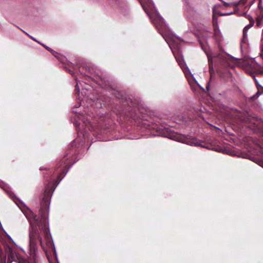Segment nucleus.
Here are the masks:
<instances>
[{"instance_id":"nucleus-16","label":"nucleus","mask_w":263,"mask_h":263,"mask_svg":"<svg viewBox=\"0 0 263 263\" xmlns=\"http://www.w3.org/2000/svg\"><path fill=\"white\" fill-rule=\"evenodd\" d=\"M256 95H259V91H258V92H257Z\"/></svg>"},{"instance_id":"nucleus-14","label":"nucleus","mask_w":263,"mask_h":263,"mask_svg":"<svg viewBox=\"0 0 263 263\" xmlns=\"http://www.w3.org/2000/svg\"><path fill=\"white\" fill-rule=\"evenodd\" d=\"M211 66H212V64H210L209 65V70H210V72H211Z\"/></svg>"},{"instance_id":"nucleus-17","label":"nucleus","mask_w":263,"mask_h":263,"mask_svg":"<svg viewBox=\"0 0 263 263\" xmlns=\"http://www.w3.org/2000/svg\"><path fill=\"white\" fill-rule=\"evenodd\" d=\"M9 243H11V242H9ZM9 245H10L11 247H13V246H11V244H10Z\"/></svg>"},{"instance_id":"nucleus-11","label":"nucleus","mask_w":263,"mask_h":263,"mask_svg":"<svg viewBox=\"0 0 263 263\" xmlns=\"http://www.w3.org/2000/svg\"><path fill=\"white\" fill-rule=\"evenodd\" d=\"M261 18H257L256 20V25L258 27H259L260 25L261 24Z\"/></svg>"},{"instance_id":"nucleus-4","label":"nucleus","mask_w":263,"mask_h":263,"mask_svg":"<svg viewBox=\"0 0 263 263\" xmlns=\"http://www.w3.org/2000/svg\"><path fill=\"white\" fill-rule=\"evenodd\" d=\"M176 60L185 73L189 71L188 67H187L186 64L183 58L181 57H178L176 58Z\"/></svg>"},{"instance_id":"nucleus-18","label":"nucleus","mask_w":263,"mask_h":263,"mask_svg":"<svg viewBox=\"0 0 263 263\" xmlns=\"http://www.w3.org/2000/svg\"><path fill=\"white\" fill-rule=\"evenodd\" d=\"M224 4L225 5H229V4L227 3H224Z\"/></svg>"},{"instance_id":"nucleus-13","label":"nucleus","mask_w":263,"mask_h":263,"mask_svg":"<svg viewBox=\"0 0 263 263\" xmlns=\"http://www.w3.org/2000/svg\"><path fill=\"white\" fill-rule=\"evenodd\" d=\"M12 200H13V201L15 202V203H16V197H15V196H14V197H11Z\"/></svg>"},{"instance_id":"nucleus-1","label":"nucleus","mask_w":263,"mask_h":263,"mask_svg":"<svg viewBox=\"0 0 263 263\" xmlns=\"http://www.w3.org/2000/svg\"><path fill=\"white\" fill-rule=\"evenodd\" d=\"M72 160V154L67 153L66 155L57 162L55 171L51 175L50 180L48 183L45 190L44 196L41 203V208L39 211L40 216L35 215L28 209L24 212L21 208L19 207L30 221L31 224H32L34 222L39 227L41 226L42 228L45 229V238L47 246H51L52 245L51 236L48 233V229L46 228L48 223L47 218L50 198L57 184L62 180V178L67 173V170L71 165Z\"/></svg>"},{"instance_id":"nucleus-2","label":"nucleus","mask_w":263,"mask_h":263,"mask_svg":"<svg viewBox=\"0 0 263 263\" xmlns=\"http://www.w3.org/2000/svg\"><path fill=\"white\" fill-rule=\"evenodd\" d=\"M6 250L8 255L7 263H11L15 261L16 254L15 247L8 245L6 248Z\"/></svg>"},{"instance_id":"nucleus-3","label":"nucleus","mask_w":263,"mask_h":263,"mask_svg":"<svg viewBox=\"0 0 263 263\" xmlns=\"http://www.w3.org/2000/svg\"><path fill=\"white\" fill-rule=\"evenodd\" d=\"M17 262L18 263H36V257L35 254L26 258L17 255Z\"/></svg>"},{"instance_id":"nucleus-15","label":"nucleus","mask_w":263,"mask_h":263,"mask_svg":"<svg viewBox=\"0 0 263 263\" xmlns=\"http://www.w3.org/2000/svg\"><path fill=\"white\" fill-rule=\"evenodd\" d=\"M40 242H41V245L43 246V241H42V240L41 238L40 239Z\"/></svg>"},{"instance_id":"nucleus-12","label":"nucleus","mask_w":263,"mask_h":263,"mask_svg":"<svg viewBox=\"0 0 263 263\" xmlns=\"http://www.w3.org/2000/svg\"><path fill=\"white\" fill-rule=\"evenodd\" d=\"M248 0H240L238 2V4L240 5H245Z\"/></svg>"},{"instance_id":"nucleus-6","label":"nucleus","mask_w":263,"mask_h":263,"mask_svg":"<svg viewBox=\"0 0 263 263\" xmlns=\"http://www.w3.org/2000/svg\"><path fill=\"white\" fill-rule=\"evenodd\" d=\"M254 24V20H253L252 18H251V20H250V24L248 25H247L244 28H243V36H245L246 34H247V31L248 30L251 28L252 27Z\"/></svg>"},{"instance_id":"nucleus-5","label":"nucleus","mask_w":263,"mask_h":263,"mask_svg":"<svg viewBox=\"0 0 263 263\" xmlns=\"http://www.w3.org/2000/svg\"><path fill=\"white\" fill-rule=\"evenodd\" d=\"M52 55L55 57L59 61H60L62 63H65L66 61V58L62 55L60 54V53H58L55 51L53 50V51L52 52Z\"/></svg>"},{"instance_id":"nucleus-10","label":"nucleus","mask_w":263,"mask_h":263,"mask_svg":"<svg viewBox=\"0 0 263 263\" xmlns=\"http://www.w3.org/2000/svg\"><path fill=\"white\" fill-rule=\"evenodd\" d=\"M35 239V236L33 234V233L32 232H30V241L33 242L34 241V240Z\"/></svg>"},{"instance_id":"nucleus-7","label":"nucleus","mask_w":263,"mask_h":263,"mask_svg":"<svg viewBox=\"0 0 263 263\" xmlns=\"http://www.w3.org/2000/svg\"><path fill=\"white\" fill-rule=\"evenodd\" d=\"M7 237H8V236L6 235L3 228H0V242L4 243Z\"/></svg>"},{"instance_id":"nucleus-9","label":"nucleus","mask_w":263,"mask_h":263,"mask_svg":"<svg viewBox=\"0 0 263 263\" xmlns=\"http://www.w3.org/2000/svg\"><path fill=\"white\" fill-rule=\"evenodd\" d=\"M40 44H41L45 49H46L48 51H49L50 52H51L52 53V52L53 51V50L51 48H50V47H49L48 46L43 44H42V43H40V42H39Z\"/></svg>"},{"instance_id":"nucleus-8","label":"nucleus","mask_w":263,"mask_h":263,"mask_svg":"<svg viewBox=\"0 0 263 263\" xmlns=\"http://www.w3.org/2000/svg\"><path fill=\"white\" fill-rule=\"evenodd\" d=\"M243 65L246 66V67H248L251 69L253 70L254 69L253 66L252 64H250L249 61L247 60H245L243 61Z\"/></svg>"}]
</instances>
